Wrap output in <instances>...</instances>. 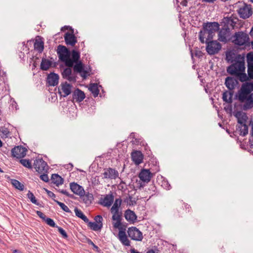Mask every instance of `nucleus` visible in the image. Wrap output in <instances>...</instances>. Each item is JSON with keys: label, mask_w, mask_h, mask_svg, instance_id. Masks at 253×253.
Here are the masks:
<instances>
[{"label": "nucleus", "mask_w": 253, "mask_h": 253, "mask_svg": "<svg viewBox=\"0 0 253 253\" xmlns=\"http://www.w3.org/2000/svg\"><path fill=\"white\" fill-rule=\"evenodd\" d=\"M119 174L117 170L111 168L104 169L102 173L104 179H115L119 177Z\"/></svg>", "instance_id": "11"}, {"label": "nucleus", "mask_w": 253, "mask_h": 253, "mask_svg": "<svg viewBox=\"0 0 253 253\" xmlns=\"http://www.w3.org/2000/svg\"><path fill=\"white\" fill-rule=\"evenodd\" d=\"M14 253H21L19 251L15 250L14 251Z\"/></svg>", "instance_id": "58"}, {"label": "nucleus", "mask_w": 253, "mask_h": 253, "mask_svg": "<svg viewBox=\"0 0 253 253\" xmlns=\"http://www.w3.org/2000/svg\"><path fill=\"white\" fill-rule=\"evenodd\" d=\"M36 213L37 214V215L40 217L41 218L42 220H43L44 221L45 220V219L47 218V217L46 216V215L43 213L42 211H36Z\"/></svg>", "instance_id": "53"}, {"label": "nucleus", "mask_w": 253, "mask_h": 253, "mask_svg": "<svg viewBox=\"0 0 253 253\" xmlns=\"http://www.w3.org/2000/svg\"><path fill=\"white\" fill-rule=\"evenodd\" d=\"M219 24L217 22H208L204 23L203 30L199 33V40L204 43L211 41L216 31L219 29Z\"/></svg>", "instance_id": "4"}, {"label": "nucleus", "mask_w": 253, "mask_h": 253, "mask_svg": "<svg viewBox=\"0 0 253 253\" xmlns=\"http://www.w3.org/2000/svg\"><path fill=\"white\" fill-rule=\"evenodd\" d=\"M250 35H251V36H253V27L252 28V29L250 32Z\"/></svg>", "instance_id": "60"}, {"label": "nucleus", "mask_w": 253, "mask_h": 253, "mask_svg": "<svg viewBox=\"0 0 253 253\" xmlns=\"http://www.w3.org/2000/svg\"><path fill=\"white\" fill-rule=\"evenodd\" d=\"M146 253H155V252L153 250H151L148 251Z\"/></svg>", "instance_id": "57"}, {"label": "nucleus", "mask_w": 253, "mask_h": 253, "mask_svg": "<svg viewBox=\"0 0 253 253\" xmlns=\"http://www.w3.org/2000/svg\"><path fill=\"white\" fill-rule=\"evenodd\" d=\"M238 60L233 63L227 67V72L231 75L235 76L241 82H246L247 75L245 73V57L239 56Z\"/></svg>", "instance_id": "3"}, {"label": "nucleus", "mask_w": 253, "mask_h": 253, "mask_svg": "<svg viewBox=\"0 0 253 253\" xmlns=\"http://www.w3.org/2000/svg\"><path fill=\"white\" fill-rule=\"evenodd\" d=\"M88 226L94 231H99L103 227V224H98L95 222H91L88 220V222L86 223Z\"/></svg>", "instance_id": "32"}, {"label": "nucleus", "mask_w": 253, "mask_h": 253, "mask_svg": "<svg viewBox=\"0 0 253 253\" xmlns=\"http://www.w3.org/2000/svg\"><path fill=\"white\" fill-rule=\"evenodd\" d=\"M230 31L223 28L219 32L218 39L219 41L226 43L228 41Z\"/></svg>", "instance_id": "20"}, {"label": "nucleus", "mask_w": 253, "mask_h": 253, "mask_svg": "<svg viewBox=\"0 0 253 253\" xmlns=\"http://www.w3.org/2000/svg\"><path fill=\"white\" fill-rule=\"evenodd\" d=\"M233 91H229L227 90L225 91L222 94L223 101L227 103L231 104L233 101Z\"/></svg>", "instance_id": "30"}, {"label": "nucleus", "mask_w": 253, "mask_h": 253, "mask_svg": "<svg viewBox=\"0 0 253 253\" xmlns=\"http://www.w3.org/2000/svg\"><path fill=\"white\" fill-rule=\"evenodd\" d=\"M251 44H252V46L253 47V41L251 42Z\"/></svg>", "instance_id": "64"}, {"label": "nucleus", "mask_w": 253, "mask_h": 253, "mask_svg": "<svg viewBox=\"0 0 253 253\" xmlns=\"http://www.w3.org/2000/svg\"><path fill=\"white\" fill-rule=\"evenodd\" d=\"M152 175L153 174L149 169H143L139 174V177L142 181L147 183L150 181Z\"/></svg>", "instance_id": "19"}, {"label": "nucleus", "mask_w": 253, "mask_h": 253, "mask_svg": "<svg viewBox=\"0 0 253 253\" xmlns=\"http://www.w3.org/2000/svg\"><path fill=\"white\" fill-rule=\"evenodd\" d=\"M206 50L210 55L215 54L218 52L221 48V44L216 41H210L206 42Z\"/></svg>", "instance_id": "7"}, {"label": "nucleus", "mask_w": 253, "mask_h": 253, "mask_svg": "<svg viewBox=\"0 0 253 253\" xmlns=\"http://www.w3.org/2000/svg\"><path fill=\"white\" fill-rule=\"evenodd\" d=\"M240 17L243 19H247L253 14L252 6L250 4L244 3L238 10Z\"/></svg>", "instance_id": "5"}, {"label": "nucleus", "mask_w": 253, "mask_h": 253, "mask_svg": "<svg viewBox=\"0 0 253 253\" xmlns=\"http://www.w3.org/2000/svg\"><path fill=\"white\" fill-rule=\"evenodd\" d=\"M43 189L44 190V191L46 192V193H47V194L48 195V196L49 197L51 198L54 201L56 200L55 199H54V198H55L56 196H55V195L53 192H52L51 191L47 190L46 188H43Z\"/></svg>", "instance_id": "49"}, {"label": "nucleus", "mask_w": 253, "mask_h": 253, "mask_svg": "<svg viewBox=\"0 0 253 253\" xmlns=\"http://www.w3.org/2000/svg\"><path fill=\"white\" fill-rule=\"evenodd\" d=\"M247 63H253V53L250 52L247 55Z\"/></svg>", "instance_id": "48"}, {"label": "nucleus", "mask_w": 253, "mask_h": 253, "mask_svg": "<svg viewBox=\"0 0 253 253\" xmlns=\"http://www.w3.org/2000/svg\"><path fill=\"white\" fill-rule=\"evenodd\" d=\"M122 184H126V183H125L124 181L121 180V181L120 182V184H119L120 186H121V185Z\"/></svg>", "instance_id": "59"}, {"label": "nucleus", "mask_w": 253, "mask_h": 253, "mask_svg": "<svg viewBox=\"0 0 253 253\" xmlns=\"http://www.w3.org/2000/svg\"><path fill=\"white\" fill-rule=\"evenodd\" d=\"M202 1L203 2H208V3H214V1H216V0H202Z\"/></svg>", "instance_id": "54"}, {"label": "nucleus", "mask_w": 253, "mask_h": 253, "mask_svg": "<svg viewBox=\"0 0 253 253\" xmlns=\"http://www.w3.org/2000/svg\"><path fill=\"white\" fill-rule=\"evenodd\" d=\"M57 53L59 59L64 63L66 66L73 67L75 72L79 73L84 79L87 77V72L84 70V65L80 59L79 51L73 49L71 51L65 46L59 45L57 46Z\"/></svg>", "instance_id": "1"}, {"label": "nucleus", "mask_w": 253, "mask_h": 253, "mask_svg": "<svg viewBox=\"0 0 253 253\" xmlns=\"http://www.w3.org/2000/svg\"><path fill=\"white\" fill-rule=\"evenodd\" d=\"M56 228L58 229L59 232L62 235L64 238H67L68 235L66 231L61 227L56 226Z\"/></svg>", "instance_id": "45"}, {"label": "nucleus", "mask_w": 253, "mask_h": 253, "mask_svg": "<svg viewBox=\"0 0 253 253\" xmlns=\"http://www.w3.org/2000/svg\"><path fill=\"white\" fill-rule=\"evenodd\" d=\"M234 116L237 119L238 123L240 124V125L246 123L247 116L245 113L241 111H238L235 113Z\"/></svg>", "instance_id": "28"}, {"label": "nucleus", "mask_w": 253, "mask_h": 253, "mask_svg": "<svg viewBox=\"0 0 253 253\" xmlns=\"http://www.w3.org/2000/svg\"><path fill=\"white\" fill-rule=\"evenodd\" d=\"M27 197L30 200L31 202L37 205H39V203L37 202V200H36L35 196L34 195L33 193L31 192L30 191H28V193L27 194Z\"/></svg>", "instance_id": "42"}, {"label": "nucleus", "mask_w": 253, "mask_h": 253, "mask_svg": "<svg viewBox=\"0 0 253 253\" xmlns=\"http://www.w3.org/2000/svg\"><path fill=\"white\" fill-rule=\"evenodd\" d=\"M221 23L223 24L224 28L230 31L234 28L236 22L231 17H226L222 19Z\"/></svg>", "instance_id": "18"}, {"label": "nucleus", "mask_w": 253, "mask_h": 253, "mask_svg": "<svg viewBox=\"0 0 253 253\" xmlns=\"http://www.w3.org/2000/svg\"><path fill=\"white\" fill-rule=\"evenodd\" d=\"M0 132L5 137H7L9 134V131L5 127H2L0 129Z\"/></svg>", "instance_id": "46"}, {"label": "nucleus", "mask_w": 253, "mask_h": 253, "mask_svg": "<svg viewBox=\"0 0 253 253\" xmlns=\"http://www.w3.org/2000/svg\"><path fill=\"white\" fill-rule=\"evenodd\" d=\"M122 199L121 198L116 199L115 201V202L111 208V211H119V208L122 204Z\"/></svg>", "instance_id": "39"}, {"label": "nucleus", "mask_w": 253, "mask_h": 253, "mask_svg": "<svg viewBox=\"0 0 253 253\" xmlns=\"http://www.w3.org/2000/svg\"><path fill=\"white\" fill-rule=\"evenodd\" d=\"M119 239L121 242L126 246H129L130 241L127 239L126 233L125 231L120 230L118 234Z\"/></svg>", "instance_id": "26"}, {"label": "nucleus", "mask_w": 253, "mask_h": 253, "mask_svg": "<svg viewBox=\"0 0 253 253\" xmlns=\"http://www.w3.org/2000/svg\"><path fill=\"white\" fill-rule=\"evenodd\" d=\"M35 169L39 173L46 172L48 169V166L46 163L42 159H37L34 162Z\"/></svg>", "instance_id": "10"}, {"label": "nucleus", "mask_w": 253, "mask_h": 253, "mask_svg": "<svg viewBox=\"0 0 253 253\" xmlns=\"http://www.w3.org/2000/svg\"><path fill=\"white\" fill-rule=\"evenodd\" d=\"M114 200V197L112 193L106 194L104 197H101L99 202V204L105 207H110L113 204Z\"/></svg>", "instance_id": "14"}, {"label": "nucleus", "mask_w": 253, "mask_h": 253, "mask_svg": "<svg viewBox=\"0 0 253 253\" xmlns=\"http://www.w3.org/2000/svg\"><path fill=\"white\" fill-rule=\"evenodd\" d=\"M70 187L71 191L76 195L79 196H83L84 193V188L75 182H72L70 183Z\"/></svg>", "instance_id": "16"}, {"label": "nucleus", "mask_w": 253, "mask_h": 253, "mask_svg": "<svg viewBox=\"0 0 253 253\" xmlns=\"http://www.w3.org/2000/svg\"><path fill=\"white\" fill-rule=\"evenodd\" d=\"M62 78L68 80L70 82L75 83L76 82V76L75 74L72 73L71 67L65 68L61 73Z\"/></svg>", "instance_id": "12"}, {"label": "nucleus", "mask_w": 253, "mask_h": 253, "mask_svg": "<svg viewBox=\"0 0 253 253\" xmlns=\"http://www.w3.org/2000/svg\"><path fill=\"white\" fill-rule=\"evenodd\" d=\"M125 217L127 221L132 222H134L137 218L134 212L130 210H127L125 211Z\"/></svg>", "instance_id": "29"}, {"label": "nucleus", "mask_w": 253, "mask_h": 253, "mask_svg": "<svg viewBox=\"0 0 253 253\" xmlns=\"http://www.w3.org/2000/svg\"><path fill=\"white\" fill-rule=\"evenodd\" d=\"M113 214L112 219L113 220L115 221L113 222V227L115 228H121V220H122V212H120L119 211H111Z\"/></svg>", "instance_id": "15"}, {"label": "nucleus", "mask_w": 253, "mask_h": 253, "mask_svg": "<svg viewBox=\"0 0 253 253\" xmlns=\"http://www.w3.org/2000/svg\"><path fill=\"white\" fill-rule=\"evenodd\" d=\"M11 183L15 188L20 191H23L24 190V185L18 180L16 179H12Z\"/></svg>", "instance_id": "38"}, {"label": "nucleus", "mask_w": 253, "mask_h": 253, "mask_svg": "<svg viewBox=\"0 0 253 253\" xmlns=\"http://www.w3.org/2000/svg\"><path fill=\"white\" fill-rule=\"evenodd\" d=\"M239 56L242 55L241 54H237L232 51L227 52L226 53V60L228 62L231 63H234L236 61V60H238Z\"/></svg>", "instance_id": "25"}, {"label": "nucleus", "mask_w": 253, "mask_h": 253, "mask_svg": "<svg viewBox=\"0 0 253 253\" xmlns=\"http://www.w3.org/2000/svg\"><path fill=\"white\" fill-rule=\"evenodd\" d=\"M64 39L66 44L71 46H74L77 42V40L75 36L73 33L69 32L65 33Z\"/></svg>", "instance_id": "17"}, {"label": "nucleus", "mask_w": 253, "mask_h": 253, "mask_svg": "<svg viewBox=\"0 0 253 253\" xmlns=\"http://www.w3.org/2000/svg\"><path fill=\"white\" fill-rule=\"evenodd\" d=\"M34 48L38 51L39 52L42 53L44 48V42L41 40H36L34 43Z\"/></svg>", "instance_id": "34"}, {"label": "nucleus", "mask_w": 253, "mask_h": 253, "mask_svg": "<svg viewBox=\"0 0 253 253\" xmlns=\"http://www.w3.org/2000/svg\"><path fill=\"white\" fill-rule=\"evenodd\" d=\"M52 182L57 186L63 183V179L58 174H52L51 175Z\"/></svg>", "instance_id": "31"}, {"label": "nucleus", "mask_w": 253, "mask_h": 253, "mask_svg": "<svg viewBox=\"0 0 253 253\" xmlns=\"http://www.w3.org/2000/svg\"><path fill=\"white\" fill-rule=\"evenodd\" d=\"M249 37L248 34L243 32H236L234 36L233 42L235 44L243 45L248 42Z\"/></svg>", "instance_id": "6"}, {"label": "nucleus", "mask_w": 253, "mask_h": 253, "mask_svg": "<svg viewBox=\"0 0 253 253\" xmlns=\"http://www.w3.org/2000/svg\"><path fill=\"white\" fill-rule=\"evenodd\" d=\"M44 221L46 222V224L52 227H56L57 225H56L54 220L52 219L47 217Z\"/></svg>", "instance_id": "44"}, {"label": "nucleus", "mask_w": 253, "mask_h": 253, "mask_svg": "<svg viewBox=\"0 0 253 253\" xmlns=\"http://www.w3.org/2000/svg\"><path fill=\"white\" fill-rule=\"evenodd\" d=\"M56 190L57 191H58L59 192H60L63 194H64L70 198H74V196L73 194H69L66 190L56 189Z\"/></svg>", "instance_id": "47"}, {"label": "nucleus", "mask_w": 253, "mask_h": 253, "mask_svg": "<svg viewBox=\"0 0 253 253\" xmlns=\"http://www.w3.org/2000/svg\"><path fill=\"white\" fill-rule=\"evenodd\" d=\"M74 211L77 216L81 218L85 223L88 222V219L80 210L78 209L77 208H76Z\"/></svg>", "instance_id": "36"}, {"label": "nucleus", "mask_w": 253, "mask_h": 253, "mask_svg": "<svg viewBox=\"0 0 253 253\" xmlns=\"http://www.w3.org/2000/svg\"><path fill=\"white\" fill-rule=\"evenodd\" d=\"M27 149L21 146L14 147L11 150L12 156L17 158H22L26 155Z\"/></svg>", "instance_id": "13"}, {"label": "nucleus", "mask_w": 253, "mask_h": 253, "mask_svg": "<svg viewBox=\"0 0 253 253\" xmlns=\"http://www.w3.org/2000/svg\"><path fill=\"white\" fill-rule=\"evenodd\" d=\"M240 128L241 135L243 136H246L248 133V126L246 124H244L241 125L240 126H239Z\"/></svg>", "instance_id": "40"}, {"label": "nucleus", "mask_w": 253, "mask_h": 253, "mask_svg": "<svg viewBox=\"0 0 253 253\" xmlns=\"http://www.w3.org/2000/svg\"><path fill=\"white\" fill-rule=\"evenodd\" d=\"M253 81L243 83L236 95V98L241 102H245L243 109L245 110L253 107Z\"/></svg>", "instance_id": "2"}, {"label": "nucleus", "mask_w": 253, "mask_h": 253, "mask_svg": "<svg viewBox=\"0 0 253 253\" xmlns=\"http://www.w3.org/2000/svg\"><path fill=\"white\" fill-rule=\"evenodd\" d=\"M131 158L136 165H139L142 162L143 156L139 151H136L131 153Z\"/></svg>", "instance_id": "21"}, {"label": "nucleus", "mask_w": 253, "mask_h": 253, "mask_svg": "<svg viewBox=\"0 0 253 253\" xmlns=\"http://www.w3.org/2000/svg\"><path fill=\"white\" fill-rule=\"evenodd\" d=\"M130 253H140L139 252L136 251L135 249L133 248L130 249Z\"/></svg>", "instance_id": "55"}, {"label": "nucleus", "mask_w": 253, "mask_h": 253, "mask_svg": "<svg viewBox=\"0 0 253 253\" xmlns=\"http://www.w3.org/2000/svg\"><path fill=\"white\" fill-rule=\"evenodd\" d=\"M187 4V1L186 0H183L181 2V4L183 6H186Z\"/></svg>", "instance_id": "56"}, {"label": "nucleus", "mask_w": 253, "mask_h": 253, "mask_svg": "<svg viewBox=\"0 0 253 253\" xmlns=\"http://www.w3.org/2000/svg\"><path fill=\"white\" fill-rule=\"evenodd\" d=\"M0 172H3V170H2V169H1V168H0Z\"/></svg>", "instance_id": "63"}, {"label": "nucleus", "mask_w": 253, "mask_h": 253, "mask_svg": "<svg viewBox=\"0 0 253 253\" xmlns=\"http://www.w3.org/2000/svg\"><path fill=\"white\" fill-rule=\"evenodd\" d=\"M73 85L67 82L62 83L58 87V93L61 97H65L72 92Z\"/></svg>", "instance_id": "8"}, {"label": "nucleus", "mask_w": 253, "mask_h": 253, "mask_svg": "<svg viewBox=\"0 0 253 253\" xmlns=\"http://www.w3.org/2000/svg\"><path fill=\"white\" fill-rule=\"evenodd\" d=\"M248 75L246 82L250 80H253V63H249L248 65Z\"/></svg>", "instance_id": "37"}, {"label": "nucleus", "mask_w": 253, "mask_h": 253, "mask_svg": "<svg viewBox=\"0 0 253 253\" xmlns=\"http://www.w3.org/2000/svg\"><path fill=\"white\" fill-rule=\"evenodd\" d=\"M87 243L89 245L92 246L93 249L95 250L96 252H99L100 251V249H99V248L97 246H96L90 239H88L87 240Z\"/></svg>", "instance_id": "50"}, {"label": "nucleus", "mask_w": 253, "mask_h": 253, "mask_svg": "<svg viewBox=\"0 0 253 253\" xmlns=\"http://www.w3.org/2000/svg\"><path fill=\"white\" fill-rule=\"evenodd\" d=\"M252 134L253 136V126H252Z\"/></svg>", "instance_id": "62"}, {"label": "nucleus", "mask_w": 253, "mask_h": 253, "mask_svg": "<svg viewBox=\"0 0 253 253\" xmlns=\"http://www.w3.org/2000/svg\"><path fill=\"white\" fill-rule=\"evenodd\" d=\"M80 197L82 199L83 202L87 206H88L90 205H91L94 199L92 194L89 193V192H87L86 194L84 192L83 194V196Z\"/></svg>", "instance_id": "24"}, {"label": "nucleus", "mask_w": 253, "mask_h": 253, "mask_svg": "<svg viewBox=\"0 0 253 253\" xmlns=\"http://www.w3.org/2000/svg\"><path fill=\"white\" fill-rule=\"evenodd\" d=\"M2 146V142L0 139V147H1Z\"/></svg>", "instance_id": "61"}, {"label": "nucleus", "mask_w": 253, "mask_h": 253, "mask_svg": "<svg viewBox=\"0 0 253 253\" xmlns=\"http://www.w3.org/2000/svg\"><path fill=\"white\" fill-rule=\"evenodd\" d=\"M95 222L98 224H102L103 218L101 215H98L94 218Z\"/></svg>", "instance_id": "52"}, {"label": "nucleus", "mask_w": 253, "mask_h": 253, "mask_svg": "<svg viewBox=\"0 0 253 253\" xmlns=\"http://www.w3.org/2000/svg\"><path fill=\"white\" fill-rule=\"evenodd\" d=\"M127 233L129 237L133 240L141 241L143 239L142 233L135 227L129 228Z\"/></svg>", "instance_id": "9"}, {"label": "nucleus", "mask_w": 253, "mask_h": 253, "mask_svg": "<svg viewBox=\"0 0 253 253\" xmlns=\"http://www.w3.org/2000/svg\"><path fill=\"white\" fill-rule=\"evenodd\" d=\"M85 94L79 88L75 90L73 94V98L75 99L77 102H81L85 98Z\"/></svg>", "instance_id": "23"}, {"label": "nucleus", "mask_w": 253, "mask_h": 253, "mask_svg": "<svg viewBox=\"0 0 253 253\" xmlns=\"http://www.w3.org/2000/svg\"><path fill=\"white\" fill-rule=\"evenodd\" d=\"M59 76L58 74L52 73L47 76V81L49 85L55 86L58 83Z\"/></svg>", "instance_id": "22"}, {"label": "nucleus", "mask_w": 253, "mask_h": 253, "mask_svg": "<svg viewBox=\"0 0 253 253\" xmlns=\"http://www.w3.org/2000/svg\"><path fill=\"white\" fill-rule=\"evenodd\" d=\"M20 162L25 167L27 168L28 169L32 168L31 163L29 160L21 159L20 161Z\"/></svg>", "instance_id": "43"}, {"label": "nucleus", "mask_w": 253, "mask_h": 253, "mask_svg": "<svg viewBox=\"0 0 253 253\" xmlns=\"http://www.w3.org/2000/svg\"><path fill=\"white\" fill-rule=\"evenodd\" d=\"M89 90L92 93L93 96L96 97L98 96L99 90L97 84H89Z\"/></svg>", "instance_id": "35"}, {"label": "nucleus", "mask_w": 253, "mask_h": 253, "mask_svg": "<svg viewBox=\"0 0 253 253\" xmlns=\"http://www.w3.org/2000/svg\"><path fill=\"white\" fill-rule=\"evenodd\" d=\"M54 201L60 206L62 210H63L64 211L68 213H72L69 208L64 203H61L57 200H54Z\"/></svg>", "instance_id": "41"}, {"label": "nucleus", "mask_w": 253, "mask_h": 253, "mask_svg": "<svg viewBox=\"0 0 253 253\" xmlns=\"http://www.w3.org/2000/svg\"><path fill=\"white\" fill-rule=\"evenodd\" d=\"M52 65V62L48 59H42L41 63V69L43 71L47 70Z\"/></svg>", "instance_id": "33"}, {"label": "nucleus", "mask_w": 253, "mask_h": 253, "mask_svg": "<svg viewBox=\"0 0 253 253\" xmlns=\"http://www.w3.org/2000/svg\"><path fill=\"white\" fill-rule=\"evenodd\" d=\"M237 81L233 78L231 77H227L225 79V85L230 90H233L236 85Z\"/></svg>", "instance_id": "27"}, {"label": "nucleus", "mask_w": 253, "mask_h": 253, "mask_svg": "<svg viewBox=\"0 0 253 253\" xmlns=\"http://www.w3.org/2000/svg\"><path fill=\"white\" fill-rule=\"evenodd\" d=\"M44 173L45 172L43 173L42 174H41L40 177L41 179H42L44 182H47L49 181L48 176L47 174H45Z\"/></svg>", "instance_id": "51"}]
</instances>
